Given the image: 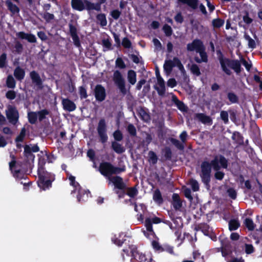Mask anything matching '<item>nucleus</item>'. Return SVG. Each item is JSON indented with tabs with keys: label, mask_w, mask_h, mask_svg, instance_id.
<instances>
[{
	"label": "nucleus",
	"mask_w": 262,
	"mask_h": 262,
	"mask_svg": "<svg viewBox=\"0 0 262 262\" xmlns=\"http://www.w3.org/2000/svg\"><path fill=\"white\" fill-rule=\"evenodd\" d=\"M211 167L216 171L215 178L221 180L223 178L224 173L219 170L222 168H226L227 167V161L224 157L217 156L211 161L210 163L207 161L202 163L200 176L203 182L206 184L208 183L210 180Z\"/></svg>",
	"instance_id": "nucleus-1"
},
{
	"label": "nucleus",
	"mask_w": 262,
	"mask_h": 262,
	"mask_svg": "<svg viewBox=\"0 0 262 262\" xmlns=\"http://www.w3.org/2000/svg\"><path fill=\"white\" fill-rule=\"evenodd\" d=\"M39 180L38 186L42 190H46L51 186V183L54 180V176L51 173L45 171L43 167H39L38 169Z\"/></svg>",
	"instance_id": "nucleus-2"
},
{
	"label": "nucleus",
	"mask_w": 262,
	"mask_h": 262,
	"mask_svg": "<svg viewBox=\"0 0 262 262\" xmlns=\"http://www.w3.org/2000/svg\"><path fill=\"white\" fill-rule=\"evenodd\" d=\"M187 50L190 51H195L199 54L200 58L198 56L195 57L197 62H207V56L204 51L203 43L200 40H194L192 43L188 44Z\"/></svg>",
	"instance_id": "nucleus-3"
},
{
	"label": "nucleus",
	"mask_w": 262,
	"mask_h": 262,
	"mask_svg": "<svg viewBox=\"0 0 262 262\" xmlns=\"http://www.w3.org/2000/svg\"><path fill=\"white\" fill-rule=\"evenodd\" d=\"M220 62L223 71L228 75H230L231 71L229 69H232L236 73L241 71V63L238 60H231L222 57H220Z\"/></svg>",
	"instance_id": "nucleus-4"
},
{
	"label": "nucleus",
	"mask_w": 262,
	"mask_h": 262,
	"mask_svg": "<svg viewBox=\"0 0 262 262\" xmlns=\"http://www.w3.org/2000/svg\"><path fill=\"white\" fill-rule=\"evenodd\" d=\"M132 253L131 262H155L150 254H145L140 253L134 246L129 247Z\"/></svg>",
	"instance_id": "nucleus-5"
},
{
	"label": "nucleus",
	"mask_w": 262,
	"mask_h": 262,
	"mask_svg": "<svg viewBox=\"0 0 262 262\" xmlns=\"http://www.w3.org/2000/svg\"><path fill=\"white\" fill-rule=\"evenodd\" d=\"M72 6L73 9L78 11H82L84 9L88 10L99 9V6L86 0H72Z\"/></svg>",
	"instance_id": "nucleus-6"
},
{
	"label": "nucleus",
	"mask_w": 262,
	"mask_h": 262,
	"mask_svg": "<svg viewBox=\"0 0 262 262\" xmlns=\"http://www.w3.org/2000/svg\"><path fill=\"white\" fill-rule=\"evenodd\" d=\"M69 180L70 181V184L75 188V190L72 191V192H75L77 190H78V201L81 202L87 200L90 192L81 189L79 184L75 181V177L70 175L69 176Z\"/></svg>",
	"instance_id": "nucleus-7"
},
{
	"label": "nucleus",
	"mask_w": 262,
	"mask_h": 262,
	"mask_svg": "<svg viewBox=\"0 0 262 262\" xmlns=\"http://www.w3.org/2000/svg\"><path fill=\"white\" fill-rule=\"evenodd\" d=\"M99 170L104 176L107 178L112 174L119 173L121 171L119 168L114 167L108 162H102L100 164Z\"/></svg>",
	"instance_id": "nucleus-8"
},
{
	"label": "nucleus",
	"mask_w": 262,
	"mask_h": 262,
	"mask_svg": "<svg viewBox=\"0 0 262 262\" xmlns=\"http://www.w3.org/2000/svg\"><path fill=\"white\" fill-rule=\"evenodd\" d=\"M6 115L9 122L13 124L16 125L18 121L19 114L16 108L12 106H9L6 111Z\"/></svg>",
	"instance_id": "nucleus-9"
},
{
	"label": "nucleus",
	"mask_w": 262,
	"mask_h": 262,
	"mask_svg": "<svg viewBox=\"0 0 262 262\" xmlns=\"http://www.w3.org/2000/svg\"><path fill=\"white\" fill-rule=\"evenodd\" d=\"M97 132L101 142H106L108 137L106 134V125L104 119H101L99 121L97 126Z\"/></svg>",
	"instance_id": "nucleus-10"
},
{
	"label": "nucleus",
	"mask_w": 262,
	"mask_h": 262,
	"mask_svg": "<svg viewBox=\"0 0 262 262\" xmlns=\"http://www.w3.org/2000/svg\"><path fill=\"white\" fill-rule=\"evenodd\" d=\"M113 79L120 92L122 94H125L126 90L125 86V81L120 72L116 71L114 73Z\"/></svg>",
	"instance_id": "nucleus-11"
},
{
	"label": "nucleus",
	"mask_w": 262,
	"mask_h": 262,
	"mask_svg": "<svg viewBox=\"0 0 262 262\" xmlns=\"http://www.w3.org/2000/svg\"><path fill=\"white\" fill-rule=\"evenodd\" d=\"M113 79L120 92L122 94H125L126 90L125 86V81L120 72L116 71L114 73Z\"/></svg>",
	"instance_id": "nucleus-12"
},
{
	"label": "nucleus",
	"mask_w": 262,
	"mask_h": 262,
	"mask_svg": "<svg viewBox=\"0 0 262 262\" xmlns=\"http://www.w3.org/2000/svg\"><path fill=\"white\" fill-rule=\"evenodd\" d=\"M95 96L96 100L99 101H102L105 98V90L101 85H97L95 87Z\"/></svg>",
	"instance_id": "nucleus-13"
},
{
	"label": "nucleus",
	"mask_w": 262,
	"mask_h": 262,
	"mask_svg": "<svg viewBox=\"0 0 262 262\" xmlns=\"http://www.w3.org/2000/svg\"><path fill=\"white\" fill-rule=\"evenodd\" d=\"M157 82L155 85V89L157 91L159 95H163L165 92V82L159 73H157Z\"/></svg>",
	"instance_id": "nucleus-14"
},
{
	"label": "nucleus",
	"mask_w": 262,
	"mask_h": 262,
	"mask_svg": "<svg viewBox=\"0 0 262 262\" xmlns=\"http://www.w3.org/2000/svg\"><path fill=\"white\" fill-rule=\"evenodd\" d=\"M62 105L63 110L68 112H73L76 108V105L75 103L67 98L62 99Z\"/></svg>",
	"instance_id": "nucleus-15"
},
{
	"label": "nucleus",
	"mask_w": 262,
	"mask_h": 262,
	"mask_svg": "<svg viewBox=\"0 0 262 262\" xmlns=\"http://www.w3.org/2000/svg\"><path fill=\"white\" fill-rule=\"evenodd\" d=\"M108 180L115 185V187L116 188L121 190L123 189L124 188L125 184L123 182L122 179L120 177H109Z\"/></svg>",
	"instance_id": "nucleus-16"
},
{
	"label": "nucleus",
	"mask_w": 262,
	"mask_h": 262,
	"mask_svg": "<svg viewBox=\"0 0 262 262\" xmlns=\"http://www.w3.org/2000/svg\"><path fill=\"white\" fill-rule=\"evenodd\" d=\"M145 226L146 231H144V235L149 238L152 239L155 236V233L152 230V225H151V220L150 219H146Z\"/></svg>",
	"instance_id": "nucleus-17"
},
{
	"label": "nucleus",
	"mask_w": 262,
	"mask_h": 262,
	"mask_svg": "<svg viewBox=\"0 0 262 262\" xmlns=\"http://www.w3.org/2000/svg\"><path fill=\"white\" fill-rule=\"evenodd\" d=\"M16 36L21 39H27L30 42L34 43L36 41L35 35L31 34L25 33L24 32H19L16 33Z\"/></svg>",
	"instance_id": "nucleus-18"
},
{
	"label": "nucleus",
	"mask_w": 262,
	"mask_h": 262,
	"mask_svg": "<svg viewBox=\"0 0 262 262\" xmlns=\"http://www.w3.org/2000/svg\"><path fill=\"white\" fill-rule=\"evenodd\" d=\"M178 2L179 4L186 5L193 9H196L199 5L198 0H178Z\"/></svg>",
	"instance_id": "nucleus-19"
},
{
	"label": "nucleus",
	"mask_w": 262,
	"mask_h": 262,
	"mask_svg": "<svg viewBox=\"0 0 262 262\" xmlns=\"http://www.w3.org/2000/svg\"><path fill=\"white\" fill-rule=\"evenodd\" d=\"M30 77L33 83L38 87H40L42 84L41 80L38 73L35 71H32L30 74Z\"/></svg>",
	"instance_id": "nucleus-20"
},
{
	"label": "nucleus",
	"mask_w": 262,
	"mask_h": 262,
	"mask_svg": "<svg viewBox=\"0 0 262 262\" xmlns=\"http://www.w3.org/2000/svg\"><path fill=\"white\" fill-rule=\"evenodd\" d=\"M14 75L18 80H22L25 75V71L20 67H17L14 71Z\"/></svg>",
	"instance_id": "nucleus-21"
},
{
	"label": "nucleus",
	"mask_w": 262,
	"mask_h": 262,
	"mask_svg": "<svg viewBox=\"0 0 262 262\" xmlns=\"http://www.w3.org/2000/svg\"><path fill=\"white\" fill-rule=\"evenodd\" d=\"M172 205L176 209L180 208L182 206V201L178 194L174 193L172 195Z\"/></svg>",
	"instance_id": "nucleus-22"
},
{
	"label": "nucleus",
	"mask_w": 262,
	"mask_h": 262,
	"mask_svg": "<svg viewBox=\"0 0 262 262\" xmlns=\"http://www.w3.org/2000/svg\"><path fill=\"white\" fill-rule=\"evenodd\" d=\"M171 61L172 62V64H173V67H177L181 71L182 74L185 75V69L182 64L181 63L180 60L178 58H173L172 60H171Z\"/></svg>",
	"instance_id": "nucleus-23"
},
{
	"label": "nucleus",
	"mask_w": 262,
	"mask_h": 262,
	"mask_svg": "<svg viewBox=\"0 0 262 262\" xmlns=\"http://www.w3.org/2000/svg\"><path fill=\"white\" fill-rule=\"evenodd\" d=\"M196 117L200 121L205 124L211 123V119L209 116H208L204 114H198L196 115Z\"/></svg>",
	"instance_id": "nucleus-24"
},
{
	"label": "nucleus",
	"mask_w": 262,
	"mask_h": 262,
	"mask_svg": "<svg viewBox=\"0 0 262 262\" xmlns=\"http://www.w3.org/2000/svg\"><path fill=\"white\" fill-rule=\"evenodd\" d=\"M136 73L133 70H129L127 73V79L128 82L134 85L136 82Z\"/></svg>",
	"instance_id": "nucleus-25"
},
{
	"label": "nucleus",
	"mask_w": 262,
	"mask_h": 262,
	"mask_svg": "<svg viewBox=\"0 0 262 262\" xmlns=\"http://www.w3.org/2000/svg\"><path fill=\"white\" fill-rule=\"evenodd\" d=\"M112 147L113 150L117 154H122L125 151L124 147L116 142H112Z\"/></svg>",
	"instance_id": "nucleus-26"
},
{
	"label": "nucleus",
	"mask_w": 262,
	"mask_h": 262,
	"mask_svg": "<svg viewBox=\"0 0 262 262\" xmlns=\"http://www.w3.org/2000/svg\"><path fill=\"white\" fill-rule=\"evenodd\" d=\"M153 199L157 203L160 204L163 202V199L159 190H156L153 194Z\"/></svg>",
	"instance_id": "nucleus-27"
},
{
	"label": "nucleus",
	"mask_w": 262,
	"mask_h": 262,
	"mask_svg": "<svg viewBox=\"0 0 262 262\" xmlns=\"http://www.w3.org/2000/svg\"><path fill=\"white\" fill-rule=\"evenodd\" d=\"M10 169L13 173V176L16 177H18V173L19 172V169L17 168L16 162L13 160L9 163Z\"/></svg>",
	"instance_id": "nucleus-28"
},
{
	"label": "nucleus",
	"mask_w": 262,
	"mask_h": 262,
	"mask_svg": "<svg viewBox=\"0 0 262 262\" xmlns=\"http://www.w3.org/2000/svg\"><path fill=\"white\" fill-rule=\"evenodd\" d=\"M6 85L8 88L14 89L16 85L15 79L11 75H8L6 80Z\"/></svg>",
	"instance_id": "nucleus-29"
},
{
	"label": "nucleus",
	"mask_w": 262,
	"mask_h": 262,
	"mask_svg": "<svg viewBox=\"0 0 262 262\" xmlns=\"http://www.w3.org/2000/svg\"><path fill=\"white\" fill-rule=\"evenodd\" d=\"M139 114L141 118L145 122H147L150 120V116L146 111L143 108H141L139 110Z\"/></svg>",
	"instance_id": "nucleus-30"
},
{
	"label": "nucleus",
	"mask_w": 262,
	"mask_h": 262,
	"mask_svg": "<svg viewBox=\"0 0 262 262\" xmlns=\"http://www.w3.org/2000/svg\"><path fill=\"white\" fill-rule=\"evenodd\" d=\"M239 226V223L237 220H231L229 222V229L230 231L236 230Z\"/></svg>",
	"instance_id": "nucleus-31"
},
{
	"label": "nucleus",
	"mask_w": 262,
	"mask_h": 262,
	"mask_svg": "<svg viewBox=\"0 0 262 262\" xmlns=\"http://www.w3.org/2000/svg\"><path fill=\"white\" fill-rule=\"evenodd\" d=\"M6 4L9 9L12 13L15 14L19 12L18 8L15 5L13 4L11 2L7 1Z\"/></svg>",
	"instance_id": "nucleus-32"
},
{
	"label": "nucleus",
	"mask_w": 262,
	"mask_h": 262,
	"mask_svg": "<svg viewBox=\"0 0 262 262\" xmlns=\"http://www.w3.org/2000/svg\"><path fill=\"white\" fill-rule=\"evenodd\" d=\"M38 151H39V148L36 145H33L32 146L26 145L24 148V151L26 154H30L32 151L35 152Z\"/></svg>",
	"instance_id": "nucleus-33"
},
{
	"label": "nucleus",
	"mask_w": 262,
	"mask_h": 262,
	"mask_svg": "<svg viewBox=\"0 0 262 262\" xmlns=\"http://www.w3.org/2000/svg\"><path fill=\"white\" fill-rule=\"evenodd\" d=\"M173 67V64H172V62L171 61V60L165 61V63L164 64V69L167 74L170 73Z\"/></svg>",
	"instance_id": "nucleus-34"
},
{
	"label": "nucleus",
	"mask_w": 262,
	"mask_h": 262,
	"mask_svg": "<svg viewBox=\"0 0 262 262\" xmlns=\"http://www.w3.org/2000/svg\"><path fill=\"white\" fill-rule=\"evenodd\" d=\"M7 54L6 53H3L0 56V68H6L7 66Z\"/></svg>",
	"instance_id": "nucleus-35"
},
{
	"label": "nucleus",
	"mask_w": 262,
	"mask_h": 262,
	"mask_svg": "<svg viewBox=\"0 0 262 262\" xmlns=\"http://www.w3.org/2000/svg\"><path fill=\"white\" fill-rule=\"evenodd\" d=\"M29 121L33 124L35 123L37 119V114L36 112H29L28 114Z\"/></svg>",
	"instance_id": "nucleus-36"
},
{
	"label": "nucleus",
	"mask_w": 262,
	"mask_h": 262,
	"mask_svg": "<svg viewBox=\"0 0 262 262\" xmlns=\"http://www.w3.org/2000/svg\"><path fill=\"white\" fill-rule=\"evenodd\" d=\"M212 24L213 27L218 28H220L224 25V20H223L222 19L216 18V19H214L212 20Z\"/></svg>",
	"instance_id": "nucleus-37"
},
{
	"label": "nucleus",
	"mask_w": 262,
	"mask_h": 262,
	"mask_svg": "<svg viewBox=\"0 0 262 262\" xmlns=\"http://www.w3.org/2000/svg\"><path fill=\"white\" fill-rule=\"evenodd\" d=\"M137 193L138 191L135 187L128 188L126 189V193L130 198L135 196L137 194Z\"/></svg>",
	"instance_id": "nucleus-38"
},
{
	"label": "nucleus",
	"mask_w": 262,
	"mask_h": 262,
	"mask_svg": "<svg viewBox=\"0 0 262 262\" xmlns=\"http://www.w3.org/2000/svg\"><path fill=\"white\" fill-rule=\"evenodd\" d=\"M172 100L180 110L184 111L185 110V106L184 103L179 101L176 96H173L172 97Z\"/></svg>",
	"instance_id": "nucleus-39"
},
{
	"label": "nucleus",
	"mask_w": 262,
	"mask_h": 262,
	"mask_svg": "<svg viewBox=\"0 0 262 262\" xmlns=\"http://www.w3.org/2000/svg\"><path fill=\"white\" fill-rule=\"evenodd\" d=\"M244 37L246 40L248 41V46L249 48H255V41L252 39L247 34H245Z\"/></svg>",
	"instance_id": "nucleus-40"
},
{
	"label": "nucleus",
	"mask_w": 262,
	"mask_h": 262,
	"mask_svg": "<svg viewBox=\"0 0 262 262\" xmlns=\"http://www.w3.org/2000/svg\"><path fill=\"white\" fill-rule=\"evenodd\" d=\"M148 160L152 164H155L157 162V157L154 152L150 151L148 152Z\"/></svg>",
	"instance_id": "nucleus-41"
},
{
	"label": "nucleus",
	"mask_w": 262,
	"mask_h": 262,
	"mask_svg": "<svg viewBox=\"0 0 262 262\" xmlns=\"http://www.w3.org/2000/svg\"><path fill=\"white\" fill-rule=\"evenodd\" d=\"M245 226L250 230H252L254 228V224L251 219H246L244 222Z\"/></svg>",
	"instance_id": "nucleus-42"
},
{
	"label": "nucleus",
	"mask_w": 262,
	"mask_h": 262,
	"mask_svg": "<svg viewBox=\"0 0 262 262\" xmlns=\"http://www.w3.org/2000/svg\"><path fill=\"white\" fill-rule=\"evenodd\" d=\"M189 185L191 186L192 190L194 191H198L199 189V185L198 182L193 179H191L189 181Z\"/></svg>",
	"instance_id": "nucleus-43"
},
{
	"label": "nucleus",
	"mask_w": 262,
	"mask_h": 262,
	"mask_svg": "<svg viewBox=\"0 0 262 262\" xmlns=\"http://www.w3.org/2000/svg\"><path fill=\"white\" fill-rule=\"evenodd\" d=\"M37 114L39 120L41 121L45 118L46 115L49 114V112L46 110H43L37 112Z\"/></svg>",
	"instance_id": "nucleus-44"
},
{
	"label": "nucleus",
	"mask_w": 262,
	"mask_h": 262,
	"mask_svg": "<svg viewBox=\"0 0 262 262\" xmlns=\"http://www.w3.org/2000/svg\"><path fill=\"white\" fill-rule=\"evenodd\" d=\"M191 72L196 76H199L201 74L200 69L196 64H192L190 67Z\"/></svg>",
	"instance_id": "nucleus-45"
},
{
	"label": "nucleus",
	"mask_w": 262,
	"mask_h": 262,
	"mask_svg": "<svg viewBox=\"0 0 262 262\" xmlns=\"http://www.w3.org/2000/svg\"><path fill=\"white\" fill-rule=\"evenodd\" d=\"M220 116L222 120L225 123H227L229 121L228 113L226 111H222L221 112Z\"/></svg>",
	"instance_id": "nucleus-46"
},
{
	"label": "nucleus",
	"mask_w": 262,
	"mask_h": 262,
	"mask_svg": "<svg viewBox=\"0 0 262 262\" xmlns=\"http://www.w3.org/2000/svg\"><path fill=\"white\" fill-rule=\"evenodd\" d=\"M97 19L100 22V24L102 26H104L106 25L107 21L106 20L105 16L104 14H101L97 15Z\"/></svg>",
	"instance_id": "nucleus-47"
},
{
	"label": "nucleus",
	"mask_w": 262,
	"mask_h": 262,
	"mask_svg": "<svg viewBox=\"0 0 262 262\" xmlns=\"http://www.w3.org/2000/svg\"><path fill=\"white\" fill-rule=\"evenodd\" d=\"M26 135V129L25 128H23L21 130V132L19 135L16 139V141L17 142H21L23 141Z\"/></svg>",
	"instance_id": "nucleus-48"
},
{
	"label": "nucleus",
	"mask_w": 262,
	"mask_h": 262,
	"mask_svg": "<svg viewBox=\"0 0 262 262\" xmlns=\"http://www.w3.org/2000/svg\"><path fill=\"white\" fill-rule=\"evenodd\" d=\"M228 98L232 103H236L237 101V96L232 93H228Z\"/></svg>",
	"instance_id": "nucleus-49"
},
{
	"label": "nucleus",
	"mask_w": 262,
	"mask_h": 262,
	"mask_svg": "<svg viewBox=\"0 0 262 262\" xmlns=\"http://www.w3.org/2000/svg\"><path fill=\"white\" fill-rule=\"evenodd\" d=\"M79 94L81 99L86 98L88 96L86 90L83 86H80L79 88Z\"/></svg>",
	"instance_id": "nucleus-50"
},
{
	"label": "nucleus",
	"mask_w": 262,
	"mask_h": 262,
	"mask_svg": "<svg viewBox=\"0 0 262 262\" xmlns=\"http://www.w3.org/2000/svg\"><path fill=\"white\" fill-rule=\"evenodd\" d=\"M70 32L71 33V35L72 38H76L77 34V30L76 28L73 25H70Z\"/></svg>",
	"instance_id": "nucleus-51"
},
{
	"label": "nucleus",
	"mask_w": 262,
	"mask_h": 262,
	"mask_svg": "<svg viewBox=\"0 0 262 262\" xmlns=\"http://www.w3.org/2000/svg\"><path fill=\"white\" fill-rule=\"evenodd\" d=\"M43 18L46 19L47 21H50L54 18L53 14L49 13L48 12H45L42 15Z\"/></svg>",
	"instance_id": "nucleus-52"
},
{
	"label": "nucleus",
	"mask_w": 262,
	"mask_h": 262,
	"mask_svg": "<svg viewBox=\"0 0 262 262\" xmlns=\"http://www.w3.org/2000/svg\"><path fill=\"white\" fill-rule=\"evenodd\" d=\"M163 31L167 36H170L172 34L171 28L167 25H165L163 27Z\"/></svg>",
	"instance_id": "nucleus-53"
},
{
	"label": "nucleus",
	"mask_w": 262,
	"mask_h": 262,
	"mask_svg": "<svg viewBox=\"0 0 262 262\" xmlns=\"http://www.w3.org/2000/svg\"><path fill=\"white\" fill-rule=\"evenodd\" d=\"M114 139L117 141H121L122 139V135L120 131L117 130L114 133Z\"/></svg>",
	"instance_id": "nucleus-54"
},
{
	"label": "nucleus",
	"mask_w": 262,
	"mask_h": 262,
	"mask_svg": "<svg viewBox=\"0 0 262 262\" xmlns=\"http://www.w3.org/2000/svg\"><path fill=\"white\" fill-rule=\"evenodd\" d=\"M116 65L120 69H123L125 67V64L121 58H118L116 60Z\"/></svg>",
	"instance_id": "nucleus-55"
},
{
	"label": "nucleus",
	"mask_w": 262,
	"mask_h": 262,
	"mask_svg": "<svg viewBox=\"0 0 262 262\" xmlns=\"http://www.w3.org/2000/svg\"><path fill=\"white\" fill-rule=\"evenodd\" d=\"M127 130L131 135L135 136L136 134V128L132 124H129L128 125Z\"/></svg>",
	"instance_id": "nucleus-56"
},
{
	"label": "nucleus",
	"mask_w": 262,
	"mask_h": 262,
	"mask_svg": "<svg viewBox=\"0 0 262 262\" xmlns=\"http://www.w3.org/2000/svg\"><path fill=\"white\" fill-rule=\"evenodd\" d=\"M170 141L177 148H179V149H182L183 148V145H182V144L179 142V140L176 139H173V138H171L170 139Z\"/></svg>",
	"instance_id": "nucleus-57"
},
{
	"label": "nucleus",
	"mask_w": 262,
	"mask_h": 262,
	"mask_svg": "<svg viewBox=\"0 0 262 262\" xmlns=\"http://www.w3.org/2000/svg\"><path fill=\"white\" fill-rule=\"evenodd\" d=\"M153 43L155 47V48L157 50H161L162 49V45L160 41L156 38L153 39Z\"/></svg>",
	"instance_id": "nucleus-58"
},
{
	"label": "nucleus",
	"mask_w": 262,
	"mask_h": 262,
	"mask_svg": "<svg viewBox=\"0 0 262 262\" xmlns=\"http://www.w3.org/2000/svg\"><path fill=\"white\" fill-rule=\"evenodd\" d=\"M6 97L8 99L13 100L16 97V93L14 91H9L6 93Z\"/></svg>",
	"instance_id": "nucleus-59"
},
{
	"label": "nucleus",
	"mask_w": 262,
	"mask_h": 262,
	"mask_svg": "<svg viewBox=\"0 0 262 262\" xmlns=\"http://www.w3.org/2000/svg\"><path fill=\"white\" fill-rule=\"evenodd\" d=\"M122 44V46L126 48H129L131 46V42L127 38H123Z\"/></svg>",
	"instance_id": "nucleus-60"
},
{
	"label": "nucleus",
	"mask_w": 262,
	"mask_h": 262,
	"mask_svg": "<svg viewBox=\"0 0 262 262\" xmlns=\"http://www.w3.org/2000/svg\"><path fill=\"white\" fill-rule=\"evenodd\" d=\"M184 193L185 196L189 200H192V196H191V190L189 188H185L184 189Z\"/></svg>",
	"instance_id": "nucleus-61"
},
{
	"label": "nucleus",
	"mask_w": 262,
	"mask_h": 262,
	"mask_svg": "<svg viewBox=\"0 0 262 262\" xmlns=\"http://www.w3.org/2000/svg\"><path fill=\"white\" fill-rule=\"evenodd\" d=\"M245 251L247 254L252 253L254 251V248L252 245L246 244L245 245Z\"/></svg>",
	"instance_id": "nucleus-62"
},
{
	"label": "nucleus",
	"mask_w": 262,
	"mask_h": 262,
	"mask_svg": "<svg viewBox=\"0 0 262 262\" xmlns=\"http://www.w3.org/2000/svg\"><path fill=\"white\" fill-rule=\"evenodd\" d=\"M230 253V251H229V247L228 246H223L222 250V254L223 256L226 257Z\"/></svg>",
	"instance_id": "nucleus-63"
},
{
	"label": "nucleus",
	"mask_w": 262,
	"mask_h": 262,
	"mask_svg": "<svg viewBox=\"0 0 262 262\" xmlns=\"http://www.w3.org/2000/svg\"><path fill=\"white\" fill-rule=\"evenodd\" d=\"M228 195L233 199L236 198V193L235 191L232 188H229L227 190Z\"/></svg>",
	"instance_id": "nucleus-64"
}]
</instances>
